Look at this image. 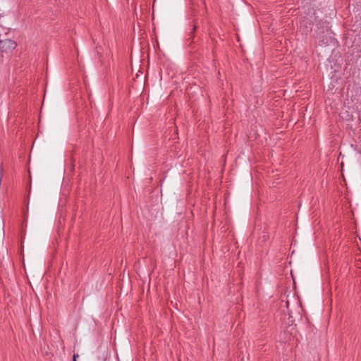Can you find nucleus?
<instances>
[{
	"instance_id": "1",
	"label": "nucleus",
	"mask_w": 361,
	"mask_h": 361,
	"mask_svg": "<svg viewBox=\"0 0 361 361\" xmlns=\"http://www.w3.org/2000/svg\"><path fill=\"white\" fill-rule=\"evenodd\" d=\"M201 23L202 20L195 18L190 23V28L188 32V38L186 39V42L188 43V46H191L194 43L195 32L198 28L200 23Z\"/></svg>"
},
{
	"instance_id": "2",
	"label": "nucleus",
	"mask_w": 361,
	"mask_h": 361,
	"mask_svg": "<svg viewBox=\"0 0 361 361\" xmlns=\"http://www.w3.org/2000/svg\"><path fill=\"white\" fill-rule=\"evenodd\" d=\"M17 43L16 41L10 39L0 40V51L9 53L16 49Z\"/></svg>"
},
{
	"instance_id": "3",
	"label": "nucleus",
	"mask_w": 361,
	"mask_h": 361,
	"mask_svg": "<svg viewBox=\"0 0 361 361\" xmlns=\"http://www.w3.org/2000/svg\"><path fill=\"white\" fill-rule=\"evenodd\" d=\"M317 32L319 33H324L328 32L329 30V23L326 21L319 20L317 23Z\"/></svg>"
},
{
	"instance_id": "4",
	"label": "nucleus",
	"mask_w": 361,
	"mask_h": 361,
	"mask_svg": "<svg viewBox=\"0 0 361 361\" xmlns=\"http://www.w3.org/2000/svg\"><path fill=\"white\" fill-rule=\"evenodd\" d=\"M357 54L356 55V57H358L360 58L361 56V49L359 50V51H357Z\"/></svg>"
},
{
	"instance_id": "5",
	"label": "nucleus",
	"mask_w": 361,
	"mask_h": 361,
	"mask_svg": "<svg viewBox=\"0 0 361 361\" xmlns=\"http://www.w3.org/2000/svg\"><path fill=\"white\" fill-rule=\"evenodd\" d=\"M78 357V355L74 354V355H73V361H76V357Z\"/></svg>"
}]
</instances>
